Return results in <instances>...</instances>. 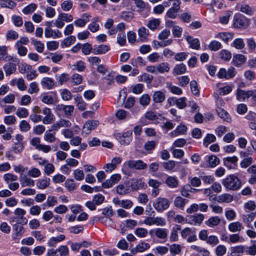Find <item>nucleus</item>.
<instances>
[{"label": "nucleus", "mask_w": 256, "mask_h": 256, "mask_svg": "<svg viewBox=\"0 0 256 256\" xmlns=\"http://www.w3.org/2000/svg\"><path fill=\"white\" fill-rule=\"evenodd\" d=\"M42 114L45 115V116L42 119V122L44 124H50L54 122V116L50 108H44L42 110Z\"/></svg>", "instance_id": "nucleus-11"}, {"label": "nucleus", "mask_w": 256, "mask_h": 256, "mask_svg": "<svg viewBox=\"0 0 256 256\" xmlns=\"http://www.w3.org/2000/svg\"><path fill=\"white\" fill-rule=\"evenodd\" d=\"M74 100L76 102V106L79 110L83 111L86 109V104L82 99V97L77 96L74 98Z\"/></svg>", "instance_id": "nucleus-45"}, {"label": "nucleus", "mask_w": 256, "mask_h": 256, "mask_svg": "<svg viewBox=\"0 0 256 256\" xmlns=\"http://www.w3.org/2000/svg\"><path fill=\"white\" fill-rule=\"evenodd\" d=\"M116 116L119 120H124L130 117V114L124 110H120L116 113Z\"/></svg>", "instance_id": "nucleus-58"}, {"label": "nucleus", "mask_w": 256, "mask_h": 256, "mask_svg": "<svg viewBox=\"0 0 256 256\" xmlns=\"http://www.w3.org/2000/svg\"><path fill=\"white\" fill-rule=\"evenodd\" d=\"M166 88L170 91V92L175 94H180L182 92V90L178 86H173L170 82L166 84Z\"/></svg>", "instance_id": "nucleus-39"}, {"label": "nucleus", "mask_w": 256, "mask_h": 256, "mask_svg": "<svg viewBox=\"0 0 256 256\" xmlns=\"http://www.w3.org/2000/svg\"><path fill=\"white\" fill-rule=\"evenodd\" d=\"M232 46L238 50H241L244 47L245 44L242 38H238L234 40Z\"/></svg>", "instance_id": "nucleus-43"}, {"label": "nucleus", "mask_w": 256, "mask_h": 256, "mask_svg": "<svg viewBox=\"0 0 256 256\" xmlns=\"http://www.w3.org/2000/svg\"><path fill=\"white\" fill-rule=\"evenodd\" d=\"M208 162L209 164V166L214 168L220 164L219 158L215 156H211L208 158Z\"/></svg>", "instance_id": "nucleus-48"}, {"label": "nucleus", "mask_w": 256, "mask_h": 256, "mask_svg": "<svg viewBox=\"0 0 256 256\" xmlns=\"http://www.w3.org/2000/svg\"><path fill=\"white\" fill-rule=\"evenodd\" d=\"M121 179V176L118 174H115L111 176L110 178L106 180L102 184V186L105 188H108L118 183Z\"/></svg>", "instance_id": "nucleus-8"}, {"label": "nucleus", "mask_w": 256, "mask_h": 256, "mask_svg": "<svg viewBox=\"0 0 256 256\" xmlns=\"http://www.w3.org/2000/svg\"><path fill=\"white\" fill-rule=\"evenodd\" d=\"M232 14L231 11L226 12L224 16H220L219 18V22L222 24H228L230 16Z\"/></svg>", "instance_id": "nucleus-57"}, {"label": "nucleus", "mask_w": 256, "mask_h": 256, "mask_svg": "<svg viewBox=\"0 0 256 256\" xmlns=\"http://www.w3.org/2000/svg\"><path fill=\"white\" fill-rule=\"evenodd\" d=\"M39 88L38 84L36 82H32L30 84V87L28 89V92L30 94L38 93L39 92Z\"/></svg>", "instance_id": "nucleus-60"}, {"label": "nucleus", "mask_w": 256, "mask_h": 256, "mask_svg": "<svg viewBox=\"0 0 256 256\" xmlns=\"http://www.w3.org/2000/svg\"><path fill=\"white\" fill-rule=\"evenodd\" d=\"M246 61V58L242 54H237L233 56L232 63L236 66L239 67Z\"/></svg>", "instance_id": "nucleus-20"}, {"label": "nucleus", "mask_w": 256, "mask_h": 256, "mask_svg": "<svg viewBox=\"0 0 256 256\" xmlns=\"http://www.w3.org/2000/svg\"><path fill=\"white\" fill-rule=\"evenodd\" d=\"M170 204V202L168 199L159 197L153 203V206L157 212H162L169 208Z\"/></svg>", "instance_id": "nucleus-2"}, {"label": "nucleus", "mask_w": 256, "mask_h": 256, "mask_svg": "<svg viewBox=\"0 0 256 256\" xmlns=\"http://www.w3.org/2000/svg\"><path fill=\"white\" fill-rule=\"evenodd\" d=\"M150 248V245L144 241L140 242L136 246L132 249L131 252L136 254L138 252H142Z\"/></svg>", "instance_id": "nucleus-13"}, {"label": "nucleus", "mask_w": 256, "mask_h": 256, "mask_svg": "<svg viewBox=\"0 0 256 256\" xmlns=\"http://www.w3.org/2000/svg\"><path fill=\"white\" fill-rule=\"evenodd\" d=\"M220 58L225 61L229 60L232 58L231 53L226 50H221L220 52Z\"/></svg>", "instance_id": "nucleus-63"}, {"label": "nucleus", "mask_w": 256, "mask_h": 256, "mask_svg": "<svg viewBox=\"0 0 256 256\" xmlns=\"http://www.w3.org/2000/svg\"><path fill=\"white\" fill-rule=\"evenodd\" d=\"M233 200V196L229 194H224L218 196V202L229 203L232 202Z\"/></svg>", "instance_id": "nucleus-36"}, {"label": "nucleus", "mask_w": 256, "mask_h": 256, "mask_svg": "<svg viewBox=\"0 0 256 256\" xmlns=\"http://www.w3.org/2000/svg\"><path fill=\"white\" fill-rule=\"evenodd\" d=\"M220 222V218L218 216H215L209 218L208 220L205 222V224L210 227H214L218 226Z\"/></svg>", "instance_id": "nucleus-34"}, {"label": "nucleus", "mask_w": 256, "mask_h": 256, "mask_svg": "<svg viewBox=\"0 0 256 256\" xmlns=\"http://www.w3.org/2000/svg\"><path fill=\"white\" fill-rule=\"evenodd\" d=\"M221 46V43L216 40L212 41L208 46V48L212 51H216L220 49Z\"/></svg>", "instance_id": "nucleus-59"}, {"label": "nucleus", "mask_w": 256, "mask_h": 256, "mask_svg": "<svg viewBox=\"0 0 256 256\" xmlns=\"http://www.w3.org/2000/svg\"><path fill=\"white\" fill-rule=\"evenodd\" d=\"M188 202V200L182 198L180 196H176L174 201V206L181 210H184L186 204Z\"/></svg>", "instance_id": "nucleus-28"}, {"label": "nucleus", "mask_w": 256, "mask_h": 256, "mask_svg": "<svg viewBox=\"0 0 256 256\" xmlns=\"http://www.w3.org/2000/svg\"><path fill=\"white\" fill-rule=\"evenodd\" d=\"M256 216V214L255 212H251L242 215V218L244 222L250 224L254 220Z\"/></svg>", "instance_id": "nucleus-62"}, {"label": "nucleus", "mask_w": 256, "mask_h": 256, "mask_svg": "<svg viewBox=\"0 0 256 256\" xmlns=\"http://www.w3.org/2000/svg\"><path fill=\"white\" fill-rule=\"evenodd\" d=\"M42 102L47 104H51L57 102L54 96L48 94H44L42 98Z\"/></svg>", "instance_id": "nucleus-30"}, {"label": "nucleus", "mask_w": 256, "mask_h": 256, "mask_svg": "<svg viewBox=\"0 0 256 256\" xmlns=\"http://www.w3.org/2000/svg\"><path fill=\"white\" fill-rule=\"evenodd\" d=\"M20 180V185L22 187L34 186V180L26 176H21Z\"/></svg>", "instance_id": "nucleus-32"}, {"label": "nucleus", "mask_w": 256, "mask_h": 256, "mask_svg": "<svg viewBox=\"0 0 256 256\" xmlns=\"http://www.w3.org/2000/svg\"><path fill=\"white\" fill-rule=\"evenodd\" d=\"M160 24V20L159 19L153 18L148 22L146 26L150 30H154L158 28Z\"/></svg>", "instance_id": "nucleus-41"}, {"label": "nucleus", "mask_w": 256, "mask_h": 256, "mask_svg": "<svg viewBox=\"0 0 256 256\" xmlns=\"http://www.w3.org/2000/svg\"><path fill=\"white\" fill-rule=\"evenodd\" d=\"M64 254V246H60L56 250H50L48 252V256H63Z\"/></svg>", "instance_id": "nucleus-38"}, {"label": "nucleus", "mask_w": 256, "mask_h": 256, "mask_svg": "<svg viewBox=\"0 0 256 256\" xmlns=\"http://www.w3.org/2000/svg\"><path fill=\"white\" fill-rule=\"evenodd\" d=\"M181 236L184 238H187L186 240L188 242H194L197 240L194 229L190 228H186L182 230L181 231Z\"/></svg>", "instance_id": "nucleus-5"}, {"label": "nucleus", "mask_w": 256, "mask_h": 256, "mask_svg": "<svg viewBox=\"0 0 256 256\" xmlns=\"http://www.w3.org/2000/svg\"><path fill=\"white\" fill-rule=\"evenodd\" d=\"M168 235V230L164 228H156L155 236L159 239L166 241Z\"/></svg>", "instance_id": "nucleus-24"}, {"label": "nucleus", "mask_w": 256, "mask_h": 256, "mask_svg": "<svg viewBox=\"0 0 256 256\" xmlns=\"http://www.w3.org/2000/svg\"><path fill=\"white\" fill-rule=\"evenodd\" d=\"M50 179L48 178L39 180L36 183L37 186L40 189H44L50 185Z\"/></svg>", "instance_id": "nucleus-42"}, {"label": "nucleus", "mask_w": 256, "mask_h": 256, "mask_svg": "<svg viewBox=\"0 0 256 256\" xmlns=\"http://www.w3.org/2000/svg\"><path fill=\"white\" fill-rule=\"evenodd\" d=\"M240 10L248 15H252L253 14L252 9L247 4H242L239 6Z\"/></svg>", "instance_id": "nucleus-47"}, {"label": "nucleus", "mask_w": 256, "mask_h": 256, "mask_svg": "<svg viewBox=\"0 0 256 256\" xmlns=\"http://www.w3.org/2000/svg\"><path fill=\"white\" fill-rule=\"evenodd\" d=\"M234 26L238 28H244L246 26V20L244 16L236 15L234 19Z\"/></svg>", "instance_id": "nucleus-10"}, {"label": "nucleus", "mask_w": 256, "mask_h": 256, "mask_svg": "<svg viewBox=\"0 0 256 256\" xmlns=\"http://www.w3.org/2000/svg\"><path fill=\"white\" fill-rule=\"evenodd\" d=\"M110 48L106 44H101L100 46H94L92 50V52L95 54H105L108 51Z\"/></svg>", "instance_id": "nucleus-27"}, {"label": "nucleus", "mask_w": 256, "mask_h": 256, "mask_svg": "<svg viewBox=\"0 0 256 256\" xmlns=\"http://www.w3.org/2000/svg\"><path fill=\"white\" fill-rule=\"evenodd\" d=\"M40 84L43 88L50 90L52 89L54 87V82L52 78L44 77L42 79Z\"/></svg>", "instance_id": "nucleus-15"}, {"label": "nucleus", "mask_w": 256, "mask_h": 256, "mask_svg": "<svg viewBox=\"0 0 256 256\" xmlns=\"http://www.w3.org/2000/svg\"><path fill=\"white\" fill-rule=\"evenodd\" d=\"M222 184L229 190H238L242 186L241 180L234 174H230L222 180Z\"/></svg>", "instance_id": "nucleus-1"}, {"label": "nucleus", "mask_w": 256, "mask_h": 256, "mask_svg": "<svg viewBox=\"0 0 256 256\" xmlns=\"http://www.w3.org/2000/svg\"><path fill=\"white\" fill-rule=\"evenodd\" d=\"M32 43L35 46L38 52L42 53L44 49V44L38 41L34 38H31Z\"/></svg>", "instance_id": "nucleus-54"}, {"label": "nucleus", "mask_w": 256, "mask_h": 256, "mask_svg": "<svg viewBox=\"0 0 256 256\" xmlns=\"http://www.w3.org/2000/svg\"><path fill=\"white\" fill-rule=\"evenodd\" d=\"M26 212L21 208H16L14 211L15 216L10 218V222L25 224L28 222V220L24 217Z\"/></svg>", "instance_id": "nucleus-3"}, {"label": "nucleus", "mask_w": 256, "mask_h": 256, "mask_svg": "<svg viewBox=\"0 0 256 256\" xmlns=\"http://www.w3.org/2000/svg\"><path fill=\"white\" fill-rule=\"evenodd\" d=\"M64 239V236L61 234L56 237H52L48 242V245L50 246H54L57 242L62 241Z\"/></svg>", "instance_id": "nucleus-52"}, {"label": "nucleus", "mask_w": 256, "mask_h": 256, "mask_svg": "<svg viewBox=\"0 0 256 256\" xmlns=\"http://www.w3.org/2000/svg\"><path fill=\"white\" fill-rule=\"evenodd\" d=\"M234 35V33L228 32H219L216 36L215 38L220 39L224 42H227L233 38Z\"/></svg>", "instance_id": "nucleus-26"}, {"label": "nucleus", "mask_w": 256, "mask_h": 256, "mask_svg": "<svg viewBox=\"0 0 256 256\" xmlns=\"http://www.w3.org/2000/svg\"><path fill=\"white\" fill-rule=\"evenodd\" d=\"M99 18L98 17L94 18L92 20L91 22L88 25V29L92 32H96L100 29L98 24Z\"/></svg>", "instance_id": "nucleus-22"}, {"label": "nucleus", "mask_w": 256, "mask_h": 256, "mask_svg": "<svg viewBox=\"0 0 256 256\" xmlns=\"http://www.w3.org/2000/svg\"><path fill=\"white\" fill-rule=\"evenodd\" d=\"M36 7L37 6L35 4H30L22 10V12L26 14H32L36 10Z\"/></svg>", "instance_id": "nucleus-61"}, {"label": "nucleus", "mask_w": 256, "mask_h": 256, "mask_svg": "<svg viewBox=\"0 0 256 256\" xmlns=\"http://www.w3.org/2000/svg\"><path fill=\"white\" fill-rule=\"evenodd\" d=\"M138 35L141 41L144 42L149 35V31L145 27L142 26L138 30Z\"/></svg>", "instance_id": "nucleus-35"}, {"label": "nucleus", "mask_w": 256, "mask_h": 256, "mask_svg": "<svg viewBox=\"0 0 256 256\" xmlns=\"http://www.w3.org/2000/svg\"><path fill=\"white\" fill-rule=\"evenodd\" d=\"M158 74L168 73L170 71V64L167 62H162L156 66Z\"/></svg>", "instance_id": "nucleus-23"}, {"label": "nucleus", "mask_w": 256, "mask_h": 256, "mask_svg": "<svg viewBox=\"0 0 256 256\" xmlns=\"http://www.w3.org/2000/svg\"><path fill=\"white\" fill-rule=\"evenodd\" d=\"M216 138L214 135L208 134L204 140V145L207 147L210 143L215 142Z\"/></svg>", "instance_id": "nucleus-55"}, {"label": "nucleus", "mask_w": 256, "mask_h": 256, "mask_svg": "<svg viewBox=\"0 0 256 256\" xmlns=\"http://www.w3.org/2000/svg\"><path fill=\"white\" fill-rule=\"evenodd\" d=\"M99 124V122L98 120H88L84 124L82 130V134H84L86 136L89 134L91 131L95 129Z\"/></svg>", "instance_id": "nucleus-6"}, {"label": "nucleus", "mask_w": 256, "mask_h": 256, "mask_svg": "<svg viewBox=\"0 0 256 256\" xmlns=\"http://www.w3.org/2000/svg\"><path fill=\"white\" fill-rule=\"evenodd\" d=\"M243 228L242 224L238 222L230 223L228 225V229L232 232L240 231Z\"/></svg>", "instance_id": "nucleus-37"}, {"label": "nucleus", "mask_w": 256, "mask_h": 256, "mask_svg": "<svg viewBox=\"0 0 256 256\" xmlns=\"http://www.w3.org/2000/svg\"><path fill=\"white\" fill-rule=\"evenodd\" d=\"M187 130V128L186 126L180 124L178 126L175 130L171 132V134L173 136H176L178 134H184Z\"/></svg>", "instance_id": "nucleus-40"}, {"label": "nucleus", "mask_w": 256, "mask_h": 256, "mask_svg": "<svg viewBox=\"0 0 256 256\" xmlns=\"http://www.w3.org/2000/svg\"><path fill=\"white\" fill-rule=\"evenodd\" d=\"M18 59L16 58V61L12 60L5 61L6 62L3 66V69L6 76H9L14 74L16 70V64L18 62Z\"/></svg>", "instance_id": "nucleus-4"}, {"label": "nucleus", "mask_w": 256, "mask_h": 256, "mask_svg": "<svg viewBox=\"0 0 256 256\" xmlns=\"http://www.w3.org/2000/svg\"><path fill=\"white\" fill-rule=\"evenodd\" d=\"M166 99L165 94L162 91L154 92L152 95V100L156 103H162Z\"/></svg>", "instance_id": "nucleus-25"}, {"label": "nucleus", "mask_w": 256, "mask_h": 256, "mask_svg": "<svg viewBox=\"0 0 256 256\" xmlns=\"http://www.w3.org/2000/svg\"><path fill=\"white\" fill-rule=\"evenodd\" d=\"M186 70V66L184 64H176L173 69L172 74L174 76L182 74Z\"/></svg>", "instance_id": "nucleus-33"}, {"label": "nucleus", "mask_w": 256, "mask_h": 256, "mask_svg": "<svg viewBox=\"0 0 256 256\" xmlns=\"http://www.w3.org/2000/svg\"><path fill=\"white\" fill-rule=\"evenodd\" d=\"M188 42L190 44V46L192 49L198 50L200 48V41L198 38H194L191 36H188L186 38Z\"/></svg>", "instance_id": "nucleus-29"}, {"label": "nucleus", "mask_w": 256, "mask_h": 256, "mask_svg": "<svg viewBox=\"0 0 256 256\" xmlns=\"http://www.w3.org/2000/svg\"><path fill=\"white\" fill-rule=\"evenodd\" d=\"M65 187L68 191L71 192L76 189V185L74 183L73 179H68L65 182Z\"/></svg>", "instance_id": "nucleus-64"}, {"label": "nucleus", "mask_w": 256, "mask_h": 256, "mask_svg": "<svg viewBox=\"0 0 256 256\" xmlns=\"http://www.w3.org/2000/svg\"><path fill=\"white\" fill-rule=\"evenodd\" d=\"M144 86L142 84H138L130 87L129 90L135 94H140L142 92Z\"/></svg>", "instance_id": "nucleus-50"}, {"label": "nucleus", "mask_w": 256, "mask_h": 256, "mask_svg": "<svg viewBox=\"0 0 256 256\" xmlns=\"http://www.w3.org/2000/svg\"><path fill=\"white\" fill-rule=\"evenodd\" d=\"M90 16L88 13L84 14L81 18L74 21L75 25L78 27H84L89 21Z\"/></svg>", "instance_id": "nucleus-18"}, {"label": "nucleus", "mask_w": 256, "mask_h": 256, "mask_svg": "<svg viewBox=\"0 0 256 256\" xmlns=\"http://www.w3.org/2000/svg\"><path fill=\"white\" fill-rule=\"evenodd\" d=\"M236 99L239 101L244 102L246 98H250V90H244L240 88H238L236 92Z\"/></svg>", "instance_id": "nucleus-21"}, {"label": "nucleus", "mask_w": 256, "mask_h": 256, "mask_svg": "<svg viewBox=\"0 0 256 256\" xmlns=\"http://www.w3.org/2000/svg\"><path fill=\"white\" fill-rule=\"evenodd\" d=\"M204 216L202 214H198L191 216L190 218L194 224H200L204 220Z\"/></svg>", "instance_id": "nucleus-44"}, {"label": "nucleus", "mask_w": 256, "mask_h": 256, "mask_svg": "<svg viewBox=\"0 0 256 256\" xmlns=\"http://www.w3.org/2000/svg\"><path fill=\"white\" fill-rule=\"evenodd\" d=\"M180 230V226H178L176 228H174L172 230L170 236V242H176L178 240V232Z\"/></svg>", "instance_id": "nucleus-56"}, {"label": "nucleus", "mask_w": 256, "mask_h": 256, "mask_svg": "<svg viewBox=\"0 0 256 256\" xmlns=\"http://www.w3.org/2000/svg\"><path fill=\"white\" fill-rule=\"evenodd\" d=\"M116 192L120 195H126L132 192L129 182L120 184L116 188Z\"/></svg>", "instance_id": "nucleus-14"}, {"label": "nucleus", "mask_w": 256, "mask_h": 256, "mask_svg": "<svg viewBox=\"0 0 256 256\" xmlns=\"http://www.w3.org/2000/svg\"><path fill=\"white\" fill-rule=\"evenodd\" d=\"M218 115L224 120L230 122L232 120L230 116L228 113L222 108H216Z\"/></svg>", "instance_id": "nucleus-31"}, {"label": "nucleus", "mask_w": 256, "mask_h": 256, "mask_svg": "<svg viewBox=\"0 0 256 256\" xmlns=\"http://www.w3.org/2000/svg\"><path fill=\"white\" fill-rule=\"evenodd\" d=\"M128 182L131 190L132 192L140 189H145L146 187V184L141 178L132 180Z\"/></svg>", "instance_id": "nucleus-9"}, {"label": "nucleus", "mask_w": 256, "mask_h": 256, "mask_svg": "<svg viewBox=\"0 0 256 256\" xmlns=\"http://www.w3.org/2000/svg\"><path fill=\"white\" fill-rule=\"evenodd\" d=\"M178 180L176 176H167L165 180L164 184L167 186L172 188H174L178 187Z\"/></svg>", "instance_id": "nucleus-17"}, {"label": "nucleus", "mask_w": 256, "mask_h": 256, "mask_svg": "<svg viewBox=\"0 0 256 256\" xmlns=\"http://www.w3.org/2000/svg\"><path fill=\"white\" fill-rule=\"evenodd\" d=\"M18 223L15 224L14 226V233L12 234V238L14 240L19 239L24 233V228L22 226Z\"/></svg>", "instance_id": "nucleus-19"}, {"label": "nucleus", "mask_w": 256, "mask_h": 256, "mask_svg": "<svg viewBox=\"0 0 256 256\" xmlns=\"http://www.w3.org/2000/svg\"><path fill=\"white\" fill-rule=\"evenodd\" d=\"M124 166L130 168H134L136 170H144L146 164L141 160H130L124 163Z\"/></svg>", "instance_id": "nucleus-7"}, {"label": "nucleus", "mask_w": 256, "mask_h": 256, "mask_svg": "<svg viewBox=\"0 0 256 256\" xmlns=\"http://www.w3.org/2000/svg\"><path fill=\"white\" fill-rule=\"evenodd\" d=\"M16 114L20 118H26L28 116V112L26 108L20 107L16 110Z\"/></svg>", "instance_id": "nucleus-51"}, {"label": "nucleus", "mask_w": 256, "mask_h": 256, "mask_svg": "<svg viewBox=\"0 0 256 256\" xmlns=\"http://www.w3.org/2000/svg\"><path fill=\"white\" fill-rule=\"evenodd\" d=\"M148 231L143 228H136L134 230V234L138 238H144L148 235Z\"/></svg>", "instance_id": "nucleus-49"}, {"label": "nucleus", "mask_w": 256, "mask_h": 256, "mask_svg": "<svg viewBox=\"0 0 256 256\" xmlns=\"http://www.w3.org/2000/svg\"><path fill=\"white\" fill-rule=\"evenodd\" d=\"M18 70L21 74H25L31 70L32 66L26 63L22 62L18 65Z\"/></svg>", "instance_id": "nucleus-53"}, {"label": "nucleus", "mask_w": 256, "mask_h": 256, "mask_svg": "<svg viewBox=\"0 0 256 256\" xmlns=\"http://www.w3.org/2000/svg\"><path fill=\"white\" fill-rule=\"evenodd\" d=\"M0 60L8 61L12 60L16 61V58L8 56L7 54V48L6 46H0Z\"/></svg>", "instance_id": "nucleus-16"}, {"label": "nucleus", "mask_w": 256, "mask_h": 256, "mask_svg": "<svg viewBox=\"0 0 256 256\" xmlns=\"http://www.w3.org/2000/svg\"><path fill=\"white\" fill-rule=\"evenodd\" d=\"M132 131L128 130L118 136V140L122 144L128 145L132 140Z\"/></svg>", "instance_id": "nucleus-12"}, {"label": "nucleus", "mask_w": 256, "mask_h": 256, "mask_svg": "<svg viewBox=\"0 0 256 256\" xmlns=\"http://www.w3.org/2000/svg\"><path fill=\"white\" fill-rule=\"evenodd\" d=\"M4 179L6 182L8 184L11 182L18 180V178L16 176L11 173H7L4 175Z\"/></svg>", "instance_id": "nucleus-46"}]
</instances>
